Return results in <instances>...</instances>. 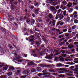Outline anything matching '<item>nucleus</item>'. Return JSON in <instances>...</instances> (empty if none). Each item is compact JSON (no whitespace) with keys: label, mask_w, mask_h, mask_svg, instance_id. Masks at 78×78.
I'll return each mask as SVG.
<instances>
[{"label":"nucleus","mask_w":78,"mask_h":78,"mask_svg":"<svg viewBox=\"0 0 78 78\" xmlns=\"http://www.w3.org/2000/svg\"><path fill=\"white\" fill-rule=\"evenodd\" d=\"M58 18L60 19L58 20H62L64 18V15L61 14H59L58 15L57 14L55 17V19H58Z\"/></svg>","instance_id":"f257e3e1"},{"label":"nucleus","mask_w":78,"mask_h":78,"mask_svg":"<svg viewBox=\"0 0 78 78\" xmlns=\"http://www.w3.org/2000/svg\"><path fill=\"white\" fill-rule=\"evenodd\" d=\"M41 67H50L51 66L52 67V68H53V67H55V66L54 65H52L51 66L50 65H45L43 64H41Z\"/></svg>","instance_id":"f03ea898"},{"label":"nucleus","mask_w":78,"mask_h":78,"mask_svg":"<svg viewBox=\"0 0 78 78\" xmlns=\"http://www.w3.org/2000/svg\"><path fill=\"white\" fill-rule=\"evenodd\" d=\"M8 16L10 18V19L8 18V20H9V22H12V21H13L14 20V18H11V16L10 14H9L8 13Z\"/></svg>","instance_id":"7ed1b4c3"},{"label":"nucleus","mask_w":78,"mask_h":78,"mask_svg":"<svg viewBox=\"0 0 78 78\" xmlns=\"http://www.w3.org/2000/svg\"><path fill=\"white\" fill-rule=\"evenodd\" d=\"M66 52V51L65 50L61 51L60 52H57L56 54H55V55H58L60 53H65Z\"/></svg>","instance_id":"20e7f679"},{"label":"nucleus","mask_w":78,"mask_h":78,"mask_svg":"<svg viewBox=\"0 0 78 78\" xmlns=\"http://www.w3.org/2000/svg\"><path fill=\"white\" fill-rule=\"evenodd\" d=\"M30 72V70L28 69L25 70L23 71V73H24V75H27V74L29 73Z\"/></svg>","instance_id":"39448f33"},{"label":"nucleus","mask_w":78,"mask_h":78,"mask_svg":"<svg viewBox=\"0 0 78 78\" xmlns=\"http://www.w3.org/2000/svg\"><path fill=\"white\" fill-rule=\"evenodd\" d=\"M67 70V69L66 68H58L57 69V71L59 72V70H61V71H65V70Z\"/></svg>","instance_id":"423d86ee"},{"label":"nucleus","mask_w":78,"mask_h":78,"mask_svg":"<svg viewBox=\"0 0 78 78\" xmlns=\"http://www.w3.org/2000/svg\"><path fill=\"white\" fill-rule=\"evenodd\" d=\"M15 69V68L14 67L12 66H10L9 69L8 70V71H12V70Z\"/></svg>","instance_id":"0eeeda50"},{"label":"nucleus","mask_w":78,"mask_h":78,"mask_svg":"<svg viewBox=\"0 0 78 78\" xmlns=\"http://www.w3.org/2000/svg\"><path fill=\"white\" fill-rule=\"evenodd\" d=\"M24 19L25 20H26V22H27V23H28V22H30V20L28 19V18L26 16L24 17Z\"/></svg>","instance_id":"6e6552de"},{"label":"nucleus","mask_w":78,"mask_h":78,"mask_svg":"<svg viewBox=\"0 0 78 78\" xmlns=\"http://www.w3.org/2000/svg\"><path fill=\"white\" fill-rule=\"evenodd\" d=\"M64 21L66 22H67L69 21H70V17H68V18H65L64 19Z\"/></svg>","instance_id":"1a4fd4ad"},{"label":"nucleus","mask_w":78,"mask_h":78,"mask_svg":"<svg viewBox=\"0 0 78 78\" xmlns=\"http://www.w3.org/2000/svg\"><path fill=\"white\" fill-rule=\"evenodd\" d=\"M13 37H14V39L15 41H17L19 40V38L16 35H13Z\"/></svg>","instance_id":"9d476101"},{"label":"nucleus","mask_w":78,"mask_h":78,"mask_svg":"<svg viewBox=\"0 0 78 78\" xmlns=\"http://www.w3.org/2000/svg\"><path fill=\"white\" fill-rule=\"evenodd\" d=\"M50 10L51 11H53L55 10V8L54 6L50 7Z\"/></svg>","instance_id":"9b49d317"},{"label":"nucleus","mask_w":78,"mask_h":78,"mask_svg":"<svg viewBox=\"0 0 78 78\" xmlns=\"http://www.w3.org/2000/svg\"><path fill=\"white\" fill-rule=\"evenodd\" d=\"M16 72L15 74L17 75H19L20 74V69L18 70L17 71H15Z\"/></svg>","instance_id":"f8f14e48"},{"label":"nucleus","mask_w":78,"mask_h":78,"mask_svg":"<svg viewBox=\"0 0 78 78\" xmlns=\"http://www.w3.org/2000/svg\"><path fill=\"white\" fill-rule=\"evenodd\" d=\"M14 56L16 58V59H20V56L19 57L17 56V55L16 53H15L14 54Z\"/></svg>","instance_id":"ddd939ff"},{"label":"nucleus","mask_w":78,"mask_h":78,"mask_svg":"<svg viewBox=\"0 0 78 78\" xmlns=\"http://www.w3.org/2000/svg\"><path fill=\"white\" fill-rule=\"evenodd\" d=\"M45 58H46V59H52L51 56L47 55L45 57Z\"/></svg>","instance_id":"4468645a"},{"label":"nucleus","mask_w":78,"mask_h":78,"mask_svg":"<svg viewBox=\"0 0 78 78\" xmlns=\"http://www.w3.org/2000/svg\"><path fill=\"white\" fill-rule=\"evenodd\" d=\"M72 6V3L70 2H69L67 5V6L69 8H70V7H71Z\"/></svg>","instance_id":"2eb2a0df"},{"label":"nucleus","mask_w":78,"mask_h":78,"mask_svg":"<svg viewBox=\"0 0 78 78\" xmlns=\"http://www.w3.org/2000/svg\"><path fill=\"white\" fill-rule=\"evenodd\" d=\"M74 60L75 61H74V62L76 63H78V61H78V58H74Z\"/></svg>","instance_id":"dca6fc26"},{"label":"nucleus","mask_w":78,"mask_h":78,"mask_svg":"<svg viewBox=\"0 0 78 78\" xmlns=\"http://www.w3.org/2000/svg\"><path fill=\"white\" fill-rule=\"evenodd\" d=\"M5 66L6 67H4L3 68V70H6L8 69V68L9 67V66L8 65H6Z\"/></svg>","instance_id":"f3484780"},{"label":"nucleus","mask_w":78,"mask_h":78,"mask_svg":"<svg viewBox=\"0 0 78 78\" xmlns=\"http://www.w3.org/2000/svg\"><path fill=\"white\" fill-rule=\"evenodd\" d=\"M47 73H43V74L42 73H39L38 74V76H41V75H47Z\"/></svg>","instance_id":"a211bd4d"},{"label":"nucleus","mask_w":78,"mask_h":78,"mask_svg":"<svg viewBox=\"0 0 78 78\" xmlns=\"http://www.w3.org/2000/svg\"><path fill=\"white\" fill-rule=\"evenodd\" d=\"M48 16L50 19H52L53 17V15L51 13H49Z\"/></svg>","instance_id":"6ab92c4d"},{"label":"nucleus","mask_w":78,"mask_h":78,"mask_svg":"<svg viewBox=\"0 0 78 78\" xmlns=\"http://www.w3.org/2000/svg\"><path fill=\"white\" fill-rule=\"evenodd\" d=\"M11 9L12 10H14V8H15V7H14V5H13V4H11Z\"/></svg>","instance_id":"aec40b11"},{"label":"nucleus","mask_w":78,"mask_h":78,"mask_svg":"<svg viewBox=\"0 0 78 78\" xmlns=\"http://www.w3.org/2000/svg\"><path fill=\"white\" fill-rule=\"evenodd\" d=\"M29 37H31L32 39H30V42H32L33 41V38H34V36H30Z\"/></svg>","instance_id":"412c9836"},{"label":"nucleus","mask_w":78,"mask_h":78,"mask_svg":"<svg viewBox=\"0 0 78 78\" xmlns=\"http://www.w3.org/2000/svg\"><path fill=\"white\" fill-rule=\"evenodd\" d=\"M7 74L8 75V76H11V75H12V72H9L7 73Z\"/></svg>","instance_id":"4be33fe9"},{"label":"nucleus","mask_w":78,"mask_h":78,"mask_svg":"<svg viewBox=\"0 0 78 78\" xmlns=\"http://www.w3.org/2000/svg\"><path fill=\"white\" fill-rule=\"evenodd\" d=\"M74 46L73 45H72V44H70L69 46V48H73V47Z\"/></svg>","instance_id":"5701e85b"},{"label":"nucleus","mask_w":78,"mask_h":78,"mask_svg":"<svg viewBox=\"0 0 78 78\" xmlns=\"http://www.w3.org/2000/svg\"><path fill=\"white\" fill-rule=\"evenodd\" d=\"M72 11H73V9H72V8H70L69 9V12H72Z\"/></svg>","instance_id":"b1692460"},{"label":"nucleus","mask_w":78,"mask_h":78,"mask_svg":"<svg viewBox=\"0 0 78 78\" xmlns=\"http://www.w3.org/2000/svg\"><path fill=\"white\" fill-rule=\"evenodd\" d=\"M62 4L65 6V5H67V2L66 1H63L62 2Z\"/></svg>","instance_id":"393cba45"},{"label":"nucleus","mask_w":78,"mask_h":78,"mask_svg":"<svg viewBox=\"0 0 78 78\" xmlns=\"http://www.w3.org/2000/svg\"><path fill=\"white\" fill-rule=\"evenodd\" d=\"M5 29V28H4L3 27H0V30H2V32H3V31Z\"/></svg>","instance_id":"a878e982"},{"label":"nucleus","mask_w":78,"mask_h":78,"mask_svg":"<svg viewBox=\"0 0 78 78\" xmlns=\"http://www.w3.org/2000/svg\"><path fill=\"white\" fill-rule=\"evenodd\" d=\"M37 70L38 72H41V68L40 67H37Z\"/></svg>","instance_id":"bb28decb"},{"label":"nucleus","mask_w":78,"mask_h":78,"mask_svg":"<svg viewBox=\"0 0 78 78\" xmlns=\"http://www.w3.org/2000/svg\"><path fill=\"white\" fill-rule=\"evenodd\" d=\"M2 32H3L4 33H5V34H6L8 32V30L5 29Z\"/></svg>","instance_id":"cd10ccee"},{"label":"nucleus","mask_w":78,"mask_h":78,"mask_svg":"<svg viewBox=\"0 0 78 78\" xmlns=\"http://www.w3.org/2000/svg\"><path fill=\"white\" fill-rule=\"evenodd\" d=\"M17 2H14L12 5H13L15 6V5H17Z\"/></svg>","instance_id":"c85d7f7f"},{"label":"nucleus","mask_w":78,"mask_h":78,"mask_svg":"<svg viewBox=\"0 0 78 78\" xmlns=\"http://www.w3.org/2000/svg\"><path fill=\"white\" fill-rule=\"evenodd\" d=\"M9 47L10 49H12L13 48V47H12V45H11V44H9Z\"/></svg>","instance_id":"c756f323"},{"label":"nucleus","mask_w":78,"mask_h":78,"mask_svg":"<svg viewBox=\"0 0 78 78\" xmlns=\"http://www.w3.org/2000/svg\"><path fill=\"white\" fill-rule=\"evenodd\" d=\"M34 5H35V6H36V7H38L39 6V5H38V3H35L34 4Z\"/></svg>","instance_id":"7c9ffc66"},{"label":"nucleus","mask_w":78,"mask_h":78,"mask_svg":"<svg viewBox=\"0 0 78 78\" xmlns=\"http://www.w3.org/2000/svg\"><path fill=\"white\" fill-rule=\"evenodd\" d=\"M0 78H6V75H2L1 76Z\"/></svg>","instance_id":"2f4dec72"},{"label":"nucleus","mask_w":78,"mask_h":78,"mask_svg":"<svg viewBox=\"0 0 78 78\" xmlns=\"http://www.w3.org/2000/svg\"><path fill=\"white\" fill-rule=\"evenodd\" d=\"M72 36H75V35H76V32H73L72 33Z\"/></svg>","instance_id":"473e14b6"},{"label":"nucleus","mask_w":78,"mask_h":78,"mask_svg":"<svg viewBox=\"0 0 78 78\" xmlns=\"http://www.w3.org/2000/svg\"><path fill=\"white\" fill-rule=\"evenodd\" d=\"M70 36V34L66 33L65 34V36L68 37Z\"/></svg>","instance_id":"72a5a7b5"},{"label":"nucleus","mask_w":78,"mask_h":78,"mask_svg":"<svg viewBox=\"0 0 78 78\" xmlns=\"http://www.w3.org/2000/svg\"><path fill=\"white\" fill-rule=\"evenodd\" d=\"M35 22V20H34L33 19H31V23H32L33 24H34V22Z\"/></svg>","instance_id":"f704fd0d"},{"label":"nucleus","mask_w":78,"mask_h":78,"mask_svg":"<svg viewBox=\"0 0 78 78\" xmlns=\"http://www.w3.org/2000/svg\"><path fill=\"white\" fill-rule=\"evenodd\" d=\"M55 22H56V21H55V20H53L52 21V24H53V26H55Z\"/></svg>","instance_id":"c9c22d12"},{"label":"nucleus","mask_w":78,"mask_h":78,"mask_svg":"<svg viewBox=\"0 0 78 78\" xmlns=\"http://www.w3.org/2000/svg\"><path fill=\"white\" fill-rule=\"evenodd\" d=\"M74 22L75 23H78V20L76 19H75L74 20Z\"/></svg>","instance_id":"e433bc0d"},{"label":"nucleus","mask_w":78,"mask_h":78,"mask_svg":"<svg viewBox=\"0 0 78 78\" xmlns=\"http://www.w3.org/2000/svg\"><path fill=\"white\" fill-rule=\"evenodd\" d=\"M59 77H64V75L62 74H60L58 75Z\"/></svg>","instance_id":"4c0bfd02"},{"label":"nucleus","mask_w":78,"mask_h":78,"mask_svg":"<svg viewBox=\"0 0 78 78\" xmlns=\"http://www.w3.org/2000/svg\"><path fill=\"white\" fill-rule=\"evenodd\" d=\"M61 9H59L58 10L57 13L59 14L61 12Z\"/></svg>","instance_id":"58836bf2"},{"label":"nucleus","mask_w":78,"mask_h":78,"mask_svg":"<svg viewBox=\"0 0 78 78\" xmlns=\"http://www.w3.org/2000/svg\"><path fill=\"white\" fill-rule=\"evenodd\" d=\"M47 1H49V2H55L57 1V0H46Z\"/></svg>","instance_id":"ea45409f"},{"label":"nucleus","mask_w":78,"mask_h":78,"mask_svg":"<svg viewBox=\"0 0 78 78\" xmlns=\"http://www.w3.org/2000/svg\"><path fill=\"white\" fill-rule=\"evenodd\" d=\"M75 69H73V71L74 72H78V69H77V68H75Z\"/></svg>","instance_id":"a19ab883"},{"label":"nucleus","mask_w":78,"mask_h":78,"mask_svg":"<svg viewBox=\"0 0 78 78\" xmlns=\"http://www.w3.org/2000/svg\"><path fill=\"white\" fill-rule=\"evenodd\" d=\"M76 28V26H73L72 27V30H74Z\"/></svg>","instance_id":"79ce46f5"},{"label":"nucleus","mask_w":78,"mask_h":78,"mask_svg":"<svg viewBox=\"0 0 78 78\" xmlns=\"http://www.w3.org/2000/svg\"><path fill=\"white\" fill-rule=\"evenodd\" d=\"M32 72H36V70L35 69H32L31 70Z\"/></svg>","instance_id":"37998d69"},{"label":"nucleus","mask_w":78,"mask_h":78,"mask_svg":"<svg viewBox=\"0 0 78 78\" xmlns=\"http://www.w3.org/2000/svg\"><path fill=\"white\" fill-rule=\"evenodd\" d=\"M33 62H30L28 64V65H33Z\"/></svg>","instance_id":"c03bdc74"},{"label":"nucleus","mask_w":78,"mask_h":78,"mask_svg":"<svg viewBox=\"0 0 78 78\" xmlns=\"http://www.w3.org/2000/svg\"><path fill=\"white\" fill-rule=\"evenodd\" d=\"M27 75L23 76H21V78H25L26 77H27Z\"/></svg>","instance_id":"a18cd8bd"},{"label":"nucleus","mask_w":78,"mask_h":78,"mask_svg":"<svg viewBox=\"0 0 78 78\" xmlns=\"http://www.w3.org/2000/svg\"><path fill=\"white\" fill-rule=\"evenodd\" d=\"M66 12H67L66 10L64 11L63 12V14L64 16L65 14H66Z\"/></svg>","instance_id":"49530a36"},{"label":"nucleus","mask_w":78,"mask_h":78,"mask_svg":"<svg viewBox=\"0 0 78 78\" xmlns=\"http://www.w3.org/2000/svg\"><path fill=\"white\" fill-rule=\"evenodd\" d=\"M67 29H65L63 30V32H67Z\"/></svg>","instance_id":"de8ad7c7"},{"label":"nucleus","mask_w":78,"mask_h":78,"mask_svg":"<svg viewBox=\"0 0 78 78\" xmlns=\"http://www.w3.org/2000/svg\"><path fill=\"white\" fill-rule=\"evenodd\" d=\"M65 6V5H63V4H62L60 6V8L61 9H62V8H63V7H64Z\"/></svg>","instance_id":"09e8293b"},{"label":"nucleus","mask_w":78,"mask_h":78,"mask_svg":"<svg viewBox=\"0 0 78 78\" xmlns=\"http://www.w3.org/2000/svg\"><path fill=\"white\" fill-rule=\"evenodd\" d=\"M65 72H67V73H73V72H69V70H66Z\"/></svg>","instance_id":"8fccbe9b"},{"label":"nucleus","mask_w":78,"mask_h":78,"mask_svg":"<svg viewBox=\"0 0 78 78\" xmlns=\"http://www.w3.org/2000/svg\"><path fill=\"white\" fill-rule=\"evenodd\" d=\"M58 75V73H54L53 74V75L54 76H57V75Z\"/></svg>","instance_id":"3c124183"},{"label":"nucleus","mask_w":78,"mask_h":78,"mask_svg":"<svg viewBox=\"0 0 78 78\" xmlns=\"http://www.w3.org/2000/svg\"><path fill=\"white\" fill-rule=\"evenodd\" d=\"M34 8V7L33 6H31L30 7V8L31 9H33Z\"/></svg>","instance_id":"603ef678"},{"label":"nucleus","mask_w":78,"mask_h":78,"mask_svg":"<svg viewBox=\"0 0 78 78\" xmlns=\"http://www.w3.org/2000/svg\"><path fill=\"white\" fill-rule=\"evenodd\" d=\"M58 73L61 74V73H64V72L63 71H59L58 72Z\"/></svg>","instance_id":"864d4df0"},{"label":"nucleus","mask_w":78,"mask_h":78,"mask_svg":"<svg viewBox=\"0 0 78 78\" xmlns=\"http://www.w3.org/2000/svg\"><path fill=\"white\" fill-rule=\"evenodd\" d=\"M77 17H78V15H75L74 16V18H75L76 19Z\"/></svg>","instance_id":"5fc2aeb1"},{"label":"nucleus","mask_w":78,"mask_h":78,"mask_svg":"<svg viewBox=\"0 0 78 78\" xmlns=\"http://www.w3.org/2000/svg\"><path fill=\"white\" fill-rule=\"evenodd\" d=\"M66 75H68V76H72L71 75V74L69 73H66Z\"/></svg>","instance_id":"6e6d98bb"},{"label":"nucleus","mask_w":78,"mask_h":78,"mask_svg":"<svg viewBox=\"0 0 78 78\" xmlns=\"http://www.w3.org/2000/svg\"><path fill=\"white\" fill-rule=\"evenodd\" d=\"M76 14H77V12L75 11L73 13V15H75Z\"/></svg>","instance_id":"4d7b16f0"},{"label":"nucleus","mask_w":78,"mask_h":78,"mask_svg":"<svg viewBox=\"0 0 78 78\" xmlns=\"http://www.w3.org/2000/svg\"><path fill=\"white\" fill-rule=\"evenodd\" d=\"M56 31L58 32V33H59V32H60V31H61V30H59L58 29H56Z\"/></svg>","instance_id":"13d9d810"},{"label":"nucleus","mask_w":78,"mask_h":78,"mask_svg":"<svg viewBox=\"0 0 78 78\" xmlns=\"http://www.w3.org/2000/svg\"><path fill=\"white\" fill-rule=\"evenodd\" d=\"M23 61H25V59H20V62H23Z\"/></svg>","instance_id":"bf43d9fd"},{"label":"nucleus","mask_w":78,"mask_h":78,"mask_svg":"<svg viewBox=\"0 0 78 78\" xmlns=\"http://www.w3.org/2000/svg\"><path fill=\"white\" fill-rule=\"evenodd\" d=\"M24 55L23 56V57H25V58H27V55L26 54H24V55Z\"/></svg>","instance_id":"052dcab7"},{"label":"nucleus","mask_w":78,"mask_h":78,"mask_svg":"<svg viewBox=\"0 0 78 78\" xmlns=\"http://www.w3.org/2000/svg\"><path fill=\"white\" fill-rule=\"evenodd\" d=\"M59 65L60 67H62V66H64V64L61 63L59 64Z\"/></svg>","instance_id":"680f3d73"},{"label":"nucleus","mask_w":78,"mask_h":78,"mask_svg":"<svg viewBox=\"0 0 78 78\" xmlns=\"http://www.w3.org/2000/svg\"><path fill=\"white\" fill-rule=\"evenodd\" d=\"M36 44L37 45H40V43L39 41L37 42Z\"/></svg>","instance_id":"e2e57ef3"},{"label":"nucleus","mask_w":78,"mask_h":78,"mask_svg":"<svg viewBox=\"0 0 78 78\" xmlns=\"http://www.w3.org/2000/svg\"><path fill=\"white\" fill-rule=\"evenodd\" d=\"M43 73H46V72H47V70L46 69L42 71Z\"/></svg>","instance_id":"0e129e2a"},{"label":"nucleus","mask_w":78,"mask_h":78,"mask_svg":"<svg viewBox=\"0 0 78 78\" xmlns=\"http://www.w3.org/2000/svg\"><path fill=\"white\" fill-rule=\"evenodd\" d=\"M61 22V21H58L57 23V25H59Z\"/></svg>","instance_id":"69168bd1"},{"label":"nucleus","mask_w":78,"mask_h":78,"mask_svg":"<svg viewBox=\"0 0 78 78\" xmlns=\"http://www.w3.org/2000/svg\"><path fill=\"white\" fill-rule=\"evenodd\" d=\"M55 30V29L54 28H53L51 30V31H54Z\"/></svg>","instance_id":"338daca9"},{"label":"nucleus","mask_w":78,"mask_h":78,"mask_svg":"<svg viewBox=\"0 0 78 78\" xmlns=\"http://www.w3.org/2000/svg\"><path fill=\"white\" fill-rule=\"evenodd\" d=\"M56 9H59V6H57L56 7Z\"/></svg>","instance_id":"774afa93"}]
</instances>
